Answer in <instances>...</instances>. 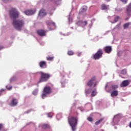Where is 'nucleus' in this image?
<instances>
[{
	"instance_id": "nucleus-26",
	"label": "nucleus",
	"mask_w": 131,
	"mask_h": 131,
	"mask_svg": "<svg viewBox=\"0 0 131 131\" xmlns=\"http://www.w3.org/2000/svg\"><path fill=\"white\" fill-rule=\"evenodd\" d=\"M42 127L44 129H46V128H49V127H50V126L48 124H44L42 125Z\"/></svg>"
},
{
	"instance_id": "nucleus-39",
	"label": "nucleus",
	"mask_w": 131,
	"mask_h": 131,
	"mask_svg": "<svg viewBox=\"0 0 131 131\" xmlns=\"http://www.w3.org/2000/svg\"><path fill=\"white\" fill-rule=\"evenodd\" d=\"M1 93H3V92H5V90L4 89H2L1 91H0Z\"/></svg>"
},
{
	"instance_id": "nucleus-21",
	"label": "nucleus",
	"mask_w": 131,
	"mask_h": 131,
	"mask_svg": "<svg viewBox=\"0 0 131 131\" xmlns=\"http://www.w3.org/2000/svg\"><path fill=\"white\" fill-rule=\"evenodd\" d=\"M103 120H104L103 118L100 119L98 121H97L95 122V125H99V124H100L101 123V122H102V121H103Z\"/></svg>"
},
{
	"instance_id": "nucleus-33",
	"label": "nucleus",
	"mask_w": 131,
	"mask_h": 131,
	"mask_svg": "<svg viewBox=\"0 0 131 131\" xmlns=\"http://www.w3.org/2000/svg\"><path fill=\"white\" fill-rule=\"evenodd\" d=\"M123 4H126L127 3L128 0H120Z\"/></svg>"
},
{
	"instance_id": "nucleus-1",
	"label": "nucleus",
	"mask_w": 131,
	"mask_h": 131,
	"mask_svg": "<svg viewBox=\"0 0 131 131\" xmlns=\"http://www.w3.org/2000/svg\"><path fill=\"white\" fill-rule=\"evenodd\" d=\"M69 123L72 127L73 131H75L76 125H77V118L75 117H71L68 118Z\"/></svg>"
},
{
	"instance_id": "nucleus-38",
	"label": "nucleus",
	"mask_w": 131,
	"mask_h": 131,
	"mask_svg": "<svg viewBox=\"0 0 131 131\" xmlns=\"http://www.w3.org/2000/svg\"><path fill=\"white\" fill-rule=\"evenodd\" d=\"M4 49V47L0 46V50H3Z\"/></svg>"
},
{
	"instance_id": "nucleus-24",
	"label": "nucleus",
	"mask_w": 131,
	"mask_h": 131,
	"mask_svg": "<svg viewBox=\"0 0 131 131\" xmlns=\"http://www.w3.org/2000/svg\"><path fill=\"white\" fill-rule=\"evenodd\" d=\"M47 61H53L54 60V57L48 56L46 57Z\"/></svg>"
},
{
	"instance_id": "nucleus-46",
	"label": "nucleus",
	"mask_w": 131,
	"mask_h": 131,
	"mask_svg": "<svg viewBox=\"0 0 131 131\" xmlns=\"http://www.w3.org/2000/svg\"><path fill=\"white\" fill-rule=\"evenodd\" d=\"M58 2H60V1H58Z\"/></svg>"
},
{
	"instance_id": "nucleus-37",
	"label": "nucleus",
	"mask_w": 131,
	"mask_h": 131,
	"mask_svg": "<svg viewBox=\"0 0 131 131\" xmlns=\"http://www.w3.org/2000/svg\"><path fill=\"white\" fill-rule=\"evenodd\" d=\"M4 3H7V2H9V0H3Z\"/></svg>"
},
{
	"instance_id": "nucleus-42",
	"label": "nucleus",
	"mask_w": 131,
	"mask_h": 131,
	"mask_svg": "<svg viewBox=\"0 0 131 131\" xmlns=\"http://www.w3.org/2000/svg\"><path fill=\"white\" fill-rule=\"evenodd\" d=\"M119 11L120 12V11H122V9H119Z\"/></svg>"
},
{
	"instance_id": "nucleus-30",
	"label": "nucleus",
	"mask_w": 131,
	"mask_h": 131,
	"mask_svg": "<svg viewBox=\"0 0 131 131\" xmlns=\"http://www.w3.org/2000/svg\"><path fill=\"white\" fill-rule=\"evenodd\" d=\"M88 121L92 122L93 121V118L92 117H89L88 118Z\"/></svg>"
},
{
	"instance_id": "nucleus-16",
	"label": "nucleus",
	"mask_w": 131,
	"mask_h": 131,
	"mask_svg": "<svg viewBox=\"0 0 131 131\" xmlns=\"http://www.w3.org/2000/svg\"><path fill=\"white\" fill-rule=\"evenodd\" d=\"M111 96L112 98L118 96V91L117 90L113 91L111 92Z\"/></svg>"
},
{
	"instance_id": "nucleus-43",
	"label": "nucleus",
	"mask_w": 131,
	"mask_h": 131,
	"mask_svg": "<svg viewBox=\"0 0 131 131\" xmlns=\"http://www.w3.org/2000/svg\"><path fill=\"white\" fill-rule=\"evenodd\" d=\"M106 2H110V0H106Z\"/></svg>"
},
{
	"instance_id": "nucleus-6",
	"label": "nucleus",
	"mask_w": 131,
	"mask_h": 131,
	"mask_svg": "<svg viewBox=\"0 0 131 131\" xmlns=\"http://www.w3.org/2000/svg\"><path fill=\"white\" fill-rule=\"evenodd\" d=\"M97 84H98V81H97V78L96 77L91 78L88 82V86H93V88H96Z\"/></svg>"
},
{
	"instance_id": "nucleus-5",
	"label": "nucleus",
	"mask_w": 131,
	"mask_h": 131,
	"mask_svg": "<svg viewBox=\"0 0 131 131\" xmlns=\"http://www.w3.org/2000/svg\"><path fill=\"white\" fill-rule=\"evenodd\" d=\"M9 14L10 15L11 18L15 20L16 18L19 17V13L17 11L16 9L12 8L9 11Z\"/></svg>"
},
{
	"instance_id": "nucleus-31",
	"label": "nucleus",
	"mask_w": 131,
	"mask_h": 131,
	"mask_svg": "<svg viewBox=\"0 0 131 131\" xmlns=\"http://www.w3.org/2000/svg\"><path fill=\"white\" fill-rule=\"evenodd\" d=\"M118 20H119V16H116L115 18L114 21H115V22H117V21H118Z\"/></svg>"
},
{
	"instance_id": "nucleus-40",
	"label": "nucleus",
	"mask_w": 131,
	"mask_h": 131,
	"mask_svg": "<svg viewBox=\"0 0 131 131\" xmlns=\"http://www.w3.org/2000/svg\"><path fill=\"white\" fill-rule=\"evenodd\" d=\"M116 11L117 12H118V9H116Z\"/></svg>"
},
{
	"instance_id": "nucleus-44",
	"label": "nucleus",
	"mask_w": 131,
	"mask_h": 131,
	"mask_svg": "<svg viewBox=\"0 0 131 131\" xmlns=\"http://www.w3.org/2000/svg\"><path fill=\"white\" fill-rule=\"evenodd\" d=\"M101 131H104V130L103 129H101Z\"/></svg>"
},
{
	"instance_id": "nucleus-17",
	"label": "nucleus",
	"mask_w": 131,
	"mask_h": 131,
	"mask_svg": "<svg viewBox=\"0 0 131 131\" xmlns=\"http://www.w3.org/2000/svg\"><path fill=\"white\" fill-rule=\"evenodd\" d=\"M18 104V101L16 99H13L11 101V102L10 103V106H17V104Z\"/></svg>"
},
{
	"instance_id": "nucleus-3",
	"label": "nucleus",
	"mask_w": 131,
	"mask_h": 131,
	"mask_svg": "<svg viewBox=\"0 0 131 131\" xmlns=\"http://www.w3.org/2000/svg\"><path fill=\"white\" fill-rule=\"evenodd\" d=\"M13 25L16 30H19L20 31L22 29V27L24 26V21L23 20H14Z\"/></svg>"
},
{
	"instance_id": "nucleus-19",
	"label": "nucleus",
	"mask_w": 131,
	"mask_h": 131,
	"mask_svg": "<svg viewBox=\"0 0 131 131\" xmlns=\"http://www.w3.org/2000/svg\"><path fill=\"white\" fill-rule=\"evenodd\" d=\"M131 12V4H129L127 6L126 8V13L127 15H129V13Z\"/></svg>"
},
{
	"instance_id": "nucleus-41",
	"label": "nucleus",
	"mask_w": 131,
	"mask_h": 131,
	"mask_svg": "<svg viewBox=\"0 0 131 131\" xmlns=\"http://www.w3.org/2000/svg\"><path fill=\"white\" fill-rule=\"evenodd\" d=\"M129 127H131V122H130V123L129 124Z\"/></svg>"
},
{
	"instance_id": "nucleus-25",
	"label": "nucleus",
	"mask_w": 131,
	"mask_h": 131,
	"mask_svg": "<svg viewBox=\"0 0 131 131\" xmlns=\"http://www.w3.org/2000/svg\"><path fill=\"white\" fill-rule=\"evenodd\" d=\"M130 23H126L124 25V29H126L127 27H128L130 25Z\"/></svg>"
},
{
	"instance_id": "nucleus-10",
	"label": "nucleus",
	"mask_w": 131,
	"mask_h": 131,
	"mask_svg": "<svg viewBox=\"0 0 131 131\" xmlns=\"http://www.w3.org/2000/svg\"><path fill=\"white\" fill-rule=\"evenodd\" d=\"M117 89H118V85H112V86L110 88L109 90H107V93H111V92H113V91H116Z\"/></svg>"
},
{
	"instance_id": "nucleus-35",
	"label": "nucleus",
	"mask_w": 131,
	"mask_h": 131,
	"mask_svg": "<svg viewBox=\"0 0 131 131\" xmlns=\"http://www.w3.org/2000/svg\"><path fill=\"white\" fill-rule=\"evenodd\" d=\"M77 56L78 57H80L81 56V53H77Z\"/></svg>"
},
{
	"instance_id": "nucleus-27",
	"label": "nucleus",
	"mask_w": 131,
	"mask_h": 131,
	"mask_svg": "<svg viewBox=\"0 0 131 131\" xmlns=\"http://www.w3.org/2000/svg\"><path fill=\"white\" fill-rule=\"evenodd\" d=\"M96 95H97V91L96 90H94L92 92L91 96H92V97H95V96H96Z\"/></svg>"
},
{
	"instance_id": "nucleus-34",
	"label": "nucleus",
	"mask_w": 131,
	"mask_h": 131,
	"mask_svg": "<svg viewBox=\"0 0 131 131\" xmlns=\"http://www.w3.org/2000/svg\"><path fill=\"white\" fill-rule=\"evenodd\" d=\"M3 127H4L3 124H0V130H2V128H3Z\"/></svg>"
},
{
	"instance_id": "nucleus-8",
	"label": "nucleus",
	"mask_w": 131,
	"mask_h": 131,
	"mask_svg": "<svg viewBox=\"0 0 131 131\" xmlns=\"http://www.w3.org/2000/svg\"><path fill=\"white\" fill-rule=\"evenodd\" d=\"M39 66L40 68H41L42 69H45L48 67V66L47 64V62L45 61H41L39 63Z\"/></svg>"
},
{
	"instance_id": "nucleus-9",
	"label": "nucleus",
	"mask_w": 131,
	"mask_h": 131,
	"mask_svg": "<svg viewBox=\"0 0 131 131\" xmlns=\"http://www.w3.org/2000/svg\"><path fill=\"white\" fill-rule=\"evenodd\" d=\"M103 51H104L105 53L106 54H110L112 51V47L111 46H106L103 48Z\"/></svg>"
},
{
	"instance_id": "nucleus-13",
	"label": "nucleus",
	"mask_w": 131,
	"mask_h": 131,
	"mask_svg": "<svg viewBox=\"0 0 131 131\" xmlns=\"http://www.w3.org/2000/svg\"><path fill=\"white\" fill-rule=\"evenodd\" d=\"M129 84V81L128 80H124L122 83H121V88H125V86H127Z\"/></svg>"
},
{
	"instance_id": "nucleus-47",
	"label": "nucleus",
	"mask_w": 131,
	"mask_h": 131,
	"mask_svg": "<svg viewBox=\"0 0 131 131\" xmlns=\"http://www.w3.org/2000/svg\"><path fill=\"white\" fill-rule=\"evenodd\" d=\"M95 131H97V130H95Z\"/></svg>"
},
{
	"instance_id": "nucleus-23",
	"label": "nucleus",
	"mask_w": 131,
	"mask_h": 131,
	"mask_svg": "<svg viewBox=\"0 0 131 131\" xmlns=\"http://www.w3.org/2000/svg\"><path fill=\"white\" fill-rule=\"evenodd\" d=\"M86 11V7L82 8L81 9V11H80L79 14H82L83 12Z\"/></svg>"
},
{
	"instance_id": "nucleus-28",
	"label": "nucleus",
	"mask_w": 131,
	"mask_h": 131,
	"mask_svg": "<svg viewBox=\"0 0 131 131\" xmlns=\"http://www.w3.org/2000/svg\"><path fill=\"white\" fill-rule=\"evenodd\" d=\"M121 74H123V75H125L126 74V69H123L121 71Z\"/></svg>"
},
{
	"instance_id": "nucleus-7",
	"label": "nucleus",
	"mask_w": 131,
	"mask_h": 131,
	"mask_svg": "<svg viewBox=\"0 0 131 131\" xmlns=\"http://www.w3.org/2000/svg\"><path fill=\"white\" fill-rule=\"evenodd\" d=\"M103 56V50L99 49L97 53H96L93 55V58L94 60H99V59H101Z\"/></svg>"
},
{
	"instance_id": "nucleus-36",
	"label": "nucleus",
	"mask_w": 131,
	"mask_h": 131,
	"mask_svg": "<svg viewBox=\"0 0 131 131\" xmlns=\"http://www.w3.org/2000/svg\"><path fill=\"white\" fill-rule=\"evenodd\" d=\"M7 89H8L9 91H10V90H12V86H11L9 87V88H7Z\"/></svg>"
},
{
	"instance_id": "nucleus-14",
	"label": "nucleus",
	"mask_w": 131,
	"mask_h": 131,
	"mask_svg": "<svg viewBox=\"0 0 131 131\" xmlns=\"http://www.w3.org/2000/svg\"><path fill=\"white\" fill-rule=\"evenodd\" d=\"M37 32L40 36H45L46 35V31L44 30H38Z\"/></svg>"
},
{
	"instance_id": "nucleus-18",
	"label": "nucleus",
	"mask_w": 131,
	"mask_h": 131,
	"mask_svg": "<svg viewBox=\"0 0 131 131\" xmlns=\"http://www.w3.org/2000/svg\"><path fill=\"white\" fill-rule=\"evenodd\" d=\"M47 15V13H46V10L43 9H41L39 12V16L40 17H44Z\"/></svg>"
},
{
	"instance_id": "nucleus-11",
	"label": "nucleus",
	"mask_w": 131,
	"mask_h": 131,
	"mask_svg": "<svg viewBox=\"0 0 131 131\" xmlns=\"http://www.w3.org/2000/svg\"><path fill=\"white\" fill-rule=\"evenodd\" d=\"M47 24L49 28V30H54V29H51L50 27H51V26H56V24L54 22L52 21H47Z\"/></svg>"
},
{
	"instance_id": "nucleus-29",
	"label": "nucleus",
	"mask_w": 131,
	"mask_h": 131,
	"mask_svg": "<svg viewBox=\"0 0 131 131\" xmlns=\"http://www.w3.org/2000/svg\"><path fill=\"white\" fill-rule=\"evenodd\" d=\"M91 89H88V90H86L85 91V93H86V94L88 95V94L91 93Z\"/></svg>"
},
{
	"instance_id": "nucleus-2",
	"label": "nucleus",
	"mask_w": 131,
	"mask_h": 131,
	"mask_svg": "<svg viewBox=\"0 0 131 131\" xmlns=\"http://www.w3.org/2000/svg\"><path fill=\"white\" fill-rule=\"evenodd\" d=\"M40 74L41 75L39 82H46L48 81L50 78L51 77V74L47 73H44L43 72H40Z\"/></svg>"
},
{
	"instance_id": "nucleus-20",
	"label": "nucleus",
	"mask_w": 131,
	"mask_h": 131,
	"mask_svg": "<svg viewBox=\"0 0 131 131\" xmlns=\"http://www.w3.org/2000/svg\"><path fill=\"white\" fill-rule=\"evenodd\" d=\"M109 8V5H106L105 4H102L101 5V10H108Z\"/></svg>"
},
{
	"instance_id": "nucleus-22",
	"label": "nucleus",
	"mask_w": 131,
	"mask_h": 131,
	"mask_svg": "<svg viewBox=\"0 0 131 131\" xmlns=\"http://www.w3.org/2000/svg\"><path fill=\"white\" fill-rule=\"evenodd\" d=\"M68 55H69V56H73L74 55V52L72 50H69L68 51Z\"/></svg>"
},
{
	"instance_id": "nucleus-45",
	"label": "nucleus",
	"mask_w": 131,
	"mask_h": 131,
	"mask_svg": "<svg viewBox=\"0 0 131 131\" xmlns=\"http://www.w3.org/2000/svg\"><path fill=\"white\" fill-rule=\"evenodd\" d=\"M1 95H2V94L0 93V96H1Z\"/></svg>"
},
{
	"instance_id": "nucleus-12",
	"label": "nucleus",
	"mask_w": 131,
	"mask_h": 131,
	"mask_svg": "<svg viewBox=\"0 0 131 131\" xmlns=\"http://www.w3.org/2000/svg\"><path fill=\"white\" fill-rule=\"evenodd\" d=\"M76 24L79 26H85L86 25H88V21L86 20L84 21L79 20L76 23Z\"/></svg>"
},
{
	"instance_id": "nucleus-15",
	"label": "nucleus",
	"mask_w": 131,
	"mask_h": 131,
	"mask_svg": "<svg viewBox=\"0 0 131 131\" xmlns=\"http://www.w3.org/2000/svg\"><path fill=\"white\" fill-rule=\"evenodd\" d=\"M35 13V10H26L25 12V13L26 15H27L28 16H30V15H33Z\"/></svg>"
},
{
	"instance_id": "nucleus-4",
	"label": "nucleus",
	"mask_w": 131,
	"mask_h": 131,
	"mask_svg": "<svg viewBox=\"0 0 131 131\" xmlns=\"http://www.w3.org/2000/svg\"><path fill=\"white\" fill-rule=\"evenodd\" d=\"M52 93V89L49 86L44 88L43 93L41 95L42 98L45 99L48 95H50Z\"/></svg>"
},
{
	"instance_id": "nucleus-32",
	"label": "nucleus",
	"mask_w": 131,
	"mask_h": 131,
	"mask_svg": "<svg viewBox=\"0 0 131 131\" xmlns=\"http://www.w3.org/2000/svg\"><path fill=\"white\" fill-rule=\"evenodd\" d=\"M47 115L48 117H49L50 118H52V117H53V115L51 113H48Z\"/></svg>"
}]
</instances>
